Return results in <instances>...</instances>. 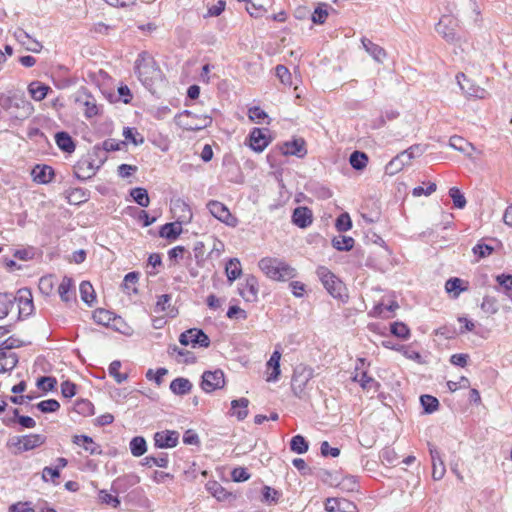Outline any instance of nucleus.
I'll return each mask as SVG.
<instances>
[{"instance_id":"obj_1","label":"nucleus","mask_w":512,"mask_h":512,"mask_svg":"<svg viewBox=\"0 0 512 512\" xmlns=\"http://www.w3.org/2000/svg\"><path fill=\"white\" fill-rule=\"evenodd\" d=\"M0 107L17 120H25L34 112L33 105L23 94L6 95L0 92Z\"/></svg>"},{"instance_id":"obj_2","label":"nucleus","mask_w":512,"mask_h":512,"mask_svg":"<svg viewBox=\"0 0 512 512\" xmlns=\"http://www.w3.org/2000/svg\"><path fill=\"white\" fill-rule=\"evenodd\" d=\"M135 73L140 82L148 89H151L154 83L161 78L160 68L147 52L138 55L135 62Z\"/></svg>"},{"instance_id":"obj_3","label":"nucleus","mask_w":512,"mask_h":512,"mask_svg":"<svg viewBox=\"0 0 512 512\" xmlns=\"http://www.w3.org/2000/svg\"><path fill=\"white\" fill-rule=\"evenodd\" d=\"M258 266L272 280L287 281L296 276V270L279 258L264 257L259 261Z\"/></svg>"},{"instance_id":"obj_4","label":"nucleus","mask_w":512,"mask_h":512,"mask_svg":"<svg viewBox=\"0 0 512 512\" xmlns=\"http://www.w3.org/2000/svg\"><path fill=\"white\" fill-rule=\"evenodd\" d=\"M316 274L327 292L335 299L344 301L347 298L346 286L333 272L325 266H319Z\"/></svg>"},{"instance_id":"obj_5","label":"nucleus","mask_w":512,"mask_h":512,"mask_svg":"<svg viewBox=\"0 0 512 512\" xmlns=\"http://www.w3.org/2000/svg\"><path fill=\"white\" fill-rule=\"evenodd\" d=\"M175 123L182 129L187 131H199L207 128L212 123V117L209 115H198L189 110H184L178 113L175 118Z\"/></svg>"},{"instance_id":"obj_6","label":"nucleus","mask_w":512,"mask_h":512,"mask_svg":"<svg viewBox=\"0 0 512 512\" xmlns=\"http://www.w3.org/2000/svg\"><path fill=\"white\" fill-rule=\"evenodd\" d=\"M45 436L41 434H29L24 436H14L7 442L8 447H15L17 452H26L35 449L45 443Z\"/></svg>"},{"instance_id":"obj_7","label":"nucleus","mask_w":512,"mask_h":512,"mask_svg":"<svg viewBox=\"0 0 512 512\" xmlns=\"http://www.w3.org/2000/svg\"><path fill=\"white\" fill-rule=\"evenodd\" d=\"M313 377V370L305 365H298L293 372L291 388L295 396L302 398L308 382Z\"/></svg>"},{"instance_id":"obj_8","label":"nucleus","mask_w":512,"mask_h":512,"mask_svg":"<svg viewBox=\"0 0 512 512\" xmlns=\"http://www.w3.org/2000/svg\"><path fill=\"white\" fill-rule=\"evenodd\" d=\"M210 214L220 222L230 227H236L238 219L233 216L228 207L220 201L210 200L207 205Z\"/></svg>"},{"instance_id":"obj_9","label":"nucleus","mask_w":512,"mask_h":512,"mask_svg":"<svg viewBox=\"0 0 512 512\" xmlns=\"http://www.w3.org/2000/svg\"><path fill=\"white\" fill-rule=\"evenodd\" d=\"M179 342L184 346L191 344L193 347L202 348H208L211 343L208 335L198 328H191L181 333Z\"/></svg>"},{"instance_id":"obj_10","label":"nucleus","mask_w":512,"mask_h":512,"mask_svg":"<svg viewBox=\"0 0 512 512\" xmlns=\"http://www.w3.org/2000/svg\"><path fill=\"white\" fill-rule=\"evenodd\" d=\"M200 386L206 393H211L215 390L222 389L225 386L224 372L221 369L205 371L202 375Z\"/></svg>"},{"instance_id":"obj_11","label":"nucleus","mask_w":512,"mask_h":512,"mask_svg":"<svg viewBox=\"0 0 512 512\" xmlns=\"http://www.w3.org/2000/svg\"><path fill=\"white\" fill-rule=\"evenodd\" d=\"M75 102L79 107L83 108L84 115L87 118L98 115L99 107L96 99L86 88H82L76 93Z\"/></svg>"},{"instance_id":"obj_12","label":"nucleus","mask_w":512,"mask_h":512,"mask_svg":"<svg viewBox=\"0 0 512 512\" xmlns=\"http://www.w3.org/2000/svg\"><path fill=\"white\" fill-rule=\"evenodd\" d=\"M101 164L102 161L96 165L95 161L90 157L82 158L74 166V176L81 181L88 180L97 173Z\"/></svg>"},{"instance_id":"obj_13","label":"nucleus","mask_w":512,"mask_h":512,"mask_svg":"<svg viewBox=\"0 0 512 512\" xmlns=\"http://www.w3.org/2000/svg\"><path fill=\"white\" fill-rule=\"evenodd\" d=\"M16 298V304L18 307V319H24L32 314L34 310L32 293L27 288L19 289L17 294L14 295Z\"/></svg>"},{"instance_id":"obj_14","label":"nucleus","mask_w":512,"mask_h":512,"mask_svg":"<svg viewBox=\"0 0 512 512\" xmlns=\"http://www.w3.org/2000/svg\"><path fill=\"white\" fill-rule=\"evenodd\" d=\"M457 20L450 15H444L435 26L436 32L447 42L456 40Z\"/></svg>"},{"instance_id":"obj_15","label":"nucleus","mask_w":512,"mask_h":512,"mask_svg":"<svg viewBox=\"0 0 512 512\" xmlns=\"http://www.w3.org/2000/svg\"><path fill=\"white\" fill-rule=\"evenodd\" d=\"M456 79L460 89L468 97L485 99L488 96V92L484 88L471 82L469 79L466 78L464 73H458Z\"/></svg>"},{"instance_id":"obj_16","label":"nucleus","mask_w":512,"mask_h":512,"mask_svg":"<svg viewBox=\"0 0 512 512\" xmlns=\"http://www.w3.org/2000/svg\"><path fill=\"white\" fill-rule=\"evenodd\" d=\"M281 153L285 156H296L303 158L307 154L306 143L303 138H295L278 145Z\"/></svg>"},{"instance_id":"obj_17","label":"nucleus","mask_w":512,"mask_h":512,"mask_svg":"<svg viewBox=\"0 0 512 512\" xmlns=\"http://www.w3.org/2000/svg\"><path fill=\"white\" fill-rule=\"evenodd\" d=\"M179 433L174 430L158 431L154 434L153 440L156 448H174L179 442Z\"/></svg>"},{"instance_id":"obj_18","label":"nucleus","mask_w":512,"mask_h":512,"mask_svg":"<svg viewBox=\"0 0 512 512\" xmlns=\"http://www.w3.org/2000/svg\"><path fill=\"white\" fill-rule=\"evenodd\" d=\"M259 284L258 280L253 275H248L245 283L239 287V294L246 302H256L258 300Z\"/></svg>"},{"instance_id":"obj_19","label":"nucleus","mask_w":512,"mask_h":512,"mask_svg":"<svg viewBox=\"0 0 512 512\" xmlns=\"http://www.w3.org/2000/svg\"><path fill=\"white\" fill-rule=\"evenodd\" d=\"M429 453L432 460V477L434 480H441L446 472L444 461L437 447L428 443Z\"/></svg>"},{"instance_id":"obj_20","label":"nucleus","mask_w":512,"mask_h":512,"mask_svg":"<svg viewBox=\"0 0 512 512\" xmlns=\"http://www.w3.org/2000/svg\"><path fill=\"white\" fill-rule=\"evenodd\" d=\"M266 129L253 128L249 134V146L256 152H262L269 144Z\"/></svg>"},{"instance_id":"obj_21","label":"nucleus","mask_w":512,"mask_h":512,"mask_svg":"<svg viewBox=\"0 0 512 512\" xmlns=\"http://www.w3.org/2000/svg\"><path fill=\"white\" fill-rule=\"evenodd\" d=\"M15 39L25 47L26 50L39 53L42 50V44L37 40L33 39L25 30L17 28L14 31Z\"/></svg>"},{"instance_id":"obj_22","label":"nucleus","mask_w":512,"mask_h":512,"mask_svg":"<svg viewBox=\"0 0 512 512\" xmlns=\"http://www.w3.org/2000/svg\"><path fill=\"white\" fill-rule=\"evenodd\" d=\"M313 222V214L311 209L305 206H299L294 209L292 214V223L299 228H307Z\"/></svg>"},{"instance_id":"obj_23","label":"nucleus","mask_w":512,"mask_h":512,"mask_svg":"<svg viewBox=\"0 0 512 512\" xmlns=\"http://www.w3.org/2000/svg\"><path fill=\"white\" fill-rule=\"evenodd\" d=\"M362 47L378 63H383L387 57L385 49L378 44L373 43L366 37L361 38Z\"/></svg>"},{"instance_id":"obj_24","label":"nucleus","mask_w":512,"mask_h":512,"mask_svg":"<svg viewBox=\"0 0 512 512\" xmlns=\"http://www.w3.org/2000/svg\"><path fill=\"white\" fill-rule=\"evenodd\" d=\"M72 441L74 444L83 447V449L91 455H99L102 453L100 445L95 443L88 435H75Z\"/></svg>"},{"instance_id":"obj_25","label":"nucleus","mask_w":512,"mask_h":512,"mask_svg":"<svg viewBox=\"0 0 512 512\" xmlns=\"http://www.w3.org/2000/svg\"><path fill=\"white\" fill-rule=\"evenodd\" d=\"M33 180L40 184H47L54 177V170L48 165H36L32 170Z\"/></svg>"},{"instance_id":"obj_26","label":"nucleus","mask_w":512,"mask_h":512,"mask_svg":"<svg viewBox=\"0 0 512 512\" xmlns=\"http://www.w3.org/2000/svg\"><path fill=\"white\" fill-rule=\"evenodd\" d=\"M182 232V221L166 223L160 227L159 236L170 241L176 240Z\"/></svg>"},{"instance_id":"obj_27","label":"nucleus","mask_w":512,"mask_h":512,"mask_svg":"<svg viewBox=\"0 0 512 512\" xmlns=\"http://www.w3.org/2000/svg\"><path fill=\"white\" fill-rule=\"evenodd\" d=\"M192 383L189 379L184 377H177L170 383V390L173 394L184 396L191 392Z\"/></svg>"},{"instance_id":"obj_28","label":"nucleus","mask_w":512,"mask_h":512,"mask_svg":"<svg viewBox=\"0 0 512 512\" xmlns=\"http://www.w3.org/2000/svg\"><path fill=\"white\" fill-rule=\"evenodd\" d=\"M249 400L247 398H239L231 402V415L235 416L239 421L244 420L248 416Z\"/></svg>"},{"instance_id":"obj_29","label":"nucleus","mask_w":512,"mask_h":512,"mask_svg":"<svg viewBox=\"0 0 512 512\" xmlns=\"http://www.w3.org/2000/svg\"><path fill=\"white\" fill-rule=\"evenodd\" d=\"M55 142L60 150L66 153L75 151L76 145L73 138L65 131H60L55 134Z\"/></svg>"},{"instance_id":"obj_30","label":"nucleus","mask_w":512,"mask_h":512,"mask_svg":"<svg viewBox=\"0 0 512 512\" xmlns=\"http://www.w3.org/2000/svg\"><path fill=\"white\" fill-rule=\"evenodd\" d=\"M18 363V357L14 352L0 349V373L13 370Z\"/></svg>"},{"instance_id":"obj_31","label":"nucleus","mask_w":512,"mask_h":512,"mask_svg":"<svg viewBox=\"0 0 512 512\" xmlns=\"http://www.w3.org/2000/svg\"><path fill=\"white\" fill-rule=\"evenodd\" d=\"M280 359L281 353L278 350H275L266 364L268 370L272 369V372L267 377L268 382H275L278 380L280 375Z\"/></svg>"},{"instance_id":"obj_32","label":"nucleus","mask_w":512,"mask_h":512,"mask_svg":"<svg viewBox=\"0 0 512 512\" xmlns=\"http://www.w3.org/2000/svg\"><path fill=\"white\" fill-rule=\"evenodd\" d=\"M467 289L468 283L457 277L450 278L445 283L446 292L452 294L453 298H457L461 292H464Z\"/></svg>"},{"instance_id":"obj_33","label":"nucleus","mask_w":512,"mask_h":512,"mask_svg":"<svg viewBox=\"0 0 512 512\" xmlns=\"http://www.w3.org/2000/svg\"><path fill=\"white\" fill-rule=\"evenodd\" d=\"M49 91L51 88L40 81H33L28 85V92L35 101H42Z\"/></svg>"},{"instance_id":"obj_34","label":"nucleus","mask_w":512,"mask_h":512,"mask_svg":"<svg viewBox=\"0 0 512 512\" xmlns=\"http://www.w3.org/2000/svg\"><path fill=\"white\" fill-rule=\"evenodd\" d=\"M225 273L230 283L238 279L242 274L241 263L238 258H230L225 265Z\"/></svg>"},{"instance_id":"obj_35","label":"nucleus","mask_w":512,"mask_h":512,"mask_svg":"<svg viewBox=\"0 0 512 512\" xmlns=\"http://www.w3.org/2000/svg\"><path fill=\"white\" fill-rule=\"evenodd\" d=\"M16 304V298L13 293H0V319L8 316Z\"/></svg>"},{"instance_id":"obj_36","label":"nucleus","mask_w":512,"mask_h":512,"mask_svg":"<svg viewBox=\"0 0 512 512\" xmlns=\"http://www.w3.org/2000/svg\"><path fill=\"white\" fill-rule=\"evenodd\" d=\"M352 380L354 382L359 383L361 388L367 391L371 389H374L376 391L380 386V384L374 378L369 376L366 371H363L361 374L356 373L353 376Z\"/></svg>"},{"instance_id":"obj_37","label":"nucleus","mask_w":512,"mask_h":512,"mask_svg":"<svg viewBox=\"0 0 512 512\" xmlns=\"http://www.w3.org/2000/svg\"><path fill=\"white\" fill-rule=\"evenodd\" d=\"M169 464V458L167 453H160L158 456H146L143 459L142 465L146 467L157 466L160 468H167Z\"/></svg>"},{"instance_id":"obj_38","label":"nucleus","mask_w":512,"mask_h":512,"mask_svg":"<svg viewBox=\"0 0 512 512\" xmlns=\"http://www.w3.org/2000/svg\"><path fill=\"white\" fill-rule=\"evenodd\" d=\"M73 279L68 276H64L59 287L58 293L62 301L69 302L71 297L70 294H73Z\"/></svg>"},{"instance_id":"obj_39","label":"nucleus","mask_w":512,"mask_h":512,"mask_svg":"<svg viewBox=\"0 0 512 512\" xmlns=\"http://www.w3.org/2000/svg\"><path fill=\"white\" fill-rule=\"evenodd\" d=\"M131 454L135 457L144 455L147 451V443L144 437L135 436L129 443Z\"/></svg>"},{"instance_id":"obj_40","label":"nucleus","mask_w":512,"mask_h":512,"mask_svg":"<svg viewBox=\"0 0 512 512\" xmlns=\"http://www.w3.org/2000/svg\"><path fill=\"white\" fill-rule=\"evenodd\" d=\"M79 290L81 299L89 306H92L96 300L95 291L92 284L88 281H83L80 284Z\"/></svg>"},{"instance_id":"obj_41","label":"nucleus","mask_w":512,"mask_h":512,"mask_svg":"<svg viewBox=\"0 0 512 512\" xmlns=\"http://www.w3.org/2000/svg\"><path fill=\"white\" fill-rule=\"evenodd\" d=\"M130 195L133 200L141 207H148L150 199L148 192L145 188L136 187L130 190Z\"/></svg>"},{"instance_id":"obj_42","label":"nucleus","mask_w":512,"mask_h":512,"mask_svg":"<svg viewBox=\"0 0 512 512\" xmlns=\"http://www.w3.org/2000/svg\"><path fill=\"white\" fill-rule=\"evenodd\" d=\"M330 8H331L330 5L327 3L318 4V6L315 8L314 12L312 13V16H311L312 22L315 24L325 23V21L328 17V14H329L328 11Z\"/></svg>"},{"instance_id":"obj_43","label":"nucleus","mask_w":512,"mask_h":512,"mask_svg":"<svg viewBox=\"0 0 512 512\" xmlns=\"http://www.w3.org/2000/svg\"><path fill=\"white\" fill-rule=\"evenodd\" d=\"M349 162L355 170H363L367 166L368 156L364 152L354 151L350 155Z\"/></svg>"},{"instance_id":"obj_44","label":"nucleus","mask_w":512,"mask_h":512,"mask_svg":"<svg viewBox=\"0 0 512 512\" xmlns=\"http://www.w3.org/2000/svg\"><path fill=\"white\" fill-rule=\"evenodd\" d=\"M14 418L9 421H3L6 425H10V422L17 421L23 428L32 429L36 426L35 420L30 416H21L17 408L13 409Z\"/></svg>"},{"instance_id":"obj_45","label":"nucleus","mask_w":512,"mask_h":512,"mask_svg":"<svg viewBox=\"0 0 512 512\" xmlns=\"http://www.w3.org/2000/svg\"><path fill=\"white\" fill-rule=\"evenodd\" d=\"M354 242V239L350 236H338L333 238L332 245L338 251H350Z\"/></svg>"},{"instance_id":"obj_46","label":"nucleus","mask_w":512,"mask_h":512,"mask_svg":"<svg viewBox=\"0 0 512 512\" xmlns=\"http://www.w3.org/2000/svg\"><path fill=\"white\" fill-rule=\"evenodd\" d=\"M420 403L423 407L424 412L428 414L435 412L439 407L438 399L428 394L422 395L420 397Z\"/></svg>"},{"instance_id":"obj_47","label":"nucleus","mask_w":512,"mask_h":512,"mask_svg":"<svg viewBox=\"0 0 512 512\" xmlns=\"http://www.w3.org/2000/svg\"><path fill=\"white\" fill-rule=\"evenodd\" d=\"M309 448L308 442L302 435H295L292 437L290 441V449L297 453V454H303L307 452Z\"/></svg>"},{"instance_id":"obj_48","label":"nucleus","mask_w":512,"mask_h":512,"mask_svg":"<svg viewBox=\"0 0 512 512\" xmlns=\"http://www.w3.org/2000/svg\"><path fill=\"white\" fill-rule=\"evenodd\" d=\"M390 332L392 335L406 340L410 337V329L403 322H393L390 325Z\"/></svg>"},{"instance_id":"obj_49","label":"nucleus","mask_w":512,"mask_h":512,"mask_svg":"<svg viewBox=\"0 0 512 512\" xmlns=\"http://www.w3.org/2000/svg\"><path fill=\"white\" fill-rule=\"evenodd\" d=\"M422 153L423 150L421 149L420 145H412L406 150L400 152L399 156L405 165H409L412 159H414L416 156H420Z\"/></svg>"},{"instance_id":"obj_50","label":"nucleus","mask_w":512,"mask_h":512,"mask_svg":"<svg viewBox=\"0 0 512 512\" xmlns=\"http://www.w3.org/2000/svg\"><path fill=\"white\" fill-rule=\"evenodd\" d=\"M449 196L451 197L455 208H457V209L465 208V206L467 204L466 198H465L464 194L457 187H451L449 189Z\"/></svg>"},{"instance_id":"obj_51","label":"nucleus","mask_w":512,"mask_h":512,"mask_svg":"<svg viewBox=\"0 0 512 512\" xmlns=\"http://www.w3.org/2000/svg\"><path fill=\"white\" fill-rule=\"evenodd\" d=\"M120 367H121V362L118 360H114L110 363L109 368H108L109 374L115 379V381L118 384L123 383L128 378V375L126 373L119 372Z\"/></svg>"},{"instance_id":"obj_52","label":"nucleus","mask_w":512,"mask_h":512,"mask_svg":"<svg viewBox=\"0 0 512 512\" xmlns=\"http://www.w3.org/2000/svg\"><path fill=\"white\" fill-rule=\"evenodd\" d=\"M123 136L135 146L144 143V137L135 128L125 127L123 130Z\"/></svg>"},{"instance_id":"obj_53","label":"nucleus","mask_w":512,"mask_h":512,"mask_svg":"<svg viewBox=\"0 0 512 512\" xmlns=\"http://www.w3.org/2000/svg\"><path fill=\"white\" fill-rule=\"evenodd\" d=\"M75 411L78 413V414H81L83 416H89V415H92L94 414V406L93 404L87 400V399H81V400H78L76 403H75V407H74Z\"/></svg>"},{"instance_id":"obj_54","label":"nucleus","mask_w":512,"mask_h":512,"mask_svg":"<svg viewBox=\"0 0 512 512\" xmlns=\"http://www.w3.org/2000/svg\"><path fill=\"white\" fill-rule=\"evenodd\" d=\"M42 413H53L60 409V403L55 399H47L36 405Z\"/></svg>"},{"instance_id":"obj_55","label":"nucleus","mask_w":512,"mask_h":512,"mask_svg":"<svg viewBox=\"0 0 512 512\" xmlns=\"http://www.w3.org/2000/svg\"><path fill=\"white\" fill-rule=\"evenodd\" d=\"M405 166L406 165L398 154L385 166V173L388 175H394L401 171Z\"/></svg>"},{"instance_id":"obj_56","label":"nucleus","mask_w":512,"mask_h":512,"mask_svg":"<svg viewBox=\"0 0 512 512\" xmlns=\"http://www.w3.org/2000/svg\"><path fill=\"white\" fill-rule=\"evenodd\" d=\"M246 10L252 17L255 18L262 16L265 12V8L261 0H250L249 4L246 6Z\"/></svg>"},{"instance_id":"obj_57","label":"nucleus","mask_w":512,"mask_h":512,"mask_svg":"<svg viewBox=\"0 0 512 512\" xmlns=\"http://www.w3.org/2000/svg\"><path fill=\"white\" fill-rule=\"evenodd\" d=\"M335 227L339 232H346L350 230L352 227V221L349 214H340L336 219Z\"/></svg>"},{"instance_id":"obj_58","label":"nucleus","mask_w":512,"mask_h":512,"mask_svg":"<svg viewBox=\"0 0 512 512\" xmlns=\"http://www.w3.org/2000/svg\"><path fill=\"white\" fill-rule=\"evenodd\" d=\"M57 385L55 377L42 376L37 380V387L44 392L52 391Z\"/></svg>"},{"instance_id":"obj_59","label":"nucleus","mask_w":512,"mask_h":512,"mask_svg":"<svg viewBox=\"0 0 512 512\" xmlns=\"http://www.w3.org/2000/svg\"><path fill=\"white\" fill-rule=\"evenodd\" d=\"M396 351L400 352L405 356L407 359L416 361L418 363L421 362V355L418 351L414 350L409 345H399V348H396Z\"/></svg>"},{"instance_id":"obj_60","label":"nucleus","mask_w":512,"mask_h":512,"mask_svg":"<svg viewBox=\"0 0 512 512\" xmlns=\"http://www.w3.org/2000/svg\"><path fill=\"white\" fill-rule=\"evenodd\" d=\"M276 76L280 80V82L284 85H291L292 84V77L291 73L288 70V68L284 65H277L275 68Z\"/></svg>"},{"instance_id":"obj_61","label":"nucleus","mask_w":512,"mask_h":512,"mask_svg":"<svg viewBox=\"0 0 512 512\" xmlns=\"http://www.w3.org/2000/svg\"><path fill=\"white\" fill-rule=\"evenodd\" d=\"M194 258L197 266L203 267L205 263V245L201 241H197L193 247Z\"/></svg>"},{"instance_id":"obj_62","label":"nucleus","mask_w":512,"mask_h":512,"mask_svg":"<svg viewBox=\"0 0 512 512\" xmlns=\"http://www.w3.org/2000/svg\"><path fill=\"white\" fill-rule=\"evenodd\" d=\"M472 251L478 258H485L493 253L494 248L480 241L473 247Z\"/></svg>"},{"instance_id":"obj_63","label":"nucleus","mask_w":512,"mask_h":512,"mask_svg":"<svg viewBox=\"0 0 512 512\" xmlns=\"http://www.w3.org/2000/svg\"><path fill=\"white\" fill-rule=\"evenodd\" d=\"M168 373L166 368H158L156 371L148 369L145 376L148 380H153L157 385H161L163 377Z\"/></svg>"},{"instance_id":"obj_64","label":"nucleus","mask_w":512,"mask_h":512,"mask_svg":"<svg viewBox=\"0 0 512 512\" xmlns=\"http://www.w3.org/2000/svg\"><path fill=\"white\" fill-rule=\"evenodd\" d=\"M8 512H35L32 503L29 501L17 502L9 506Z\"/></svg>"}]
</instances>
